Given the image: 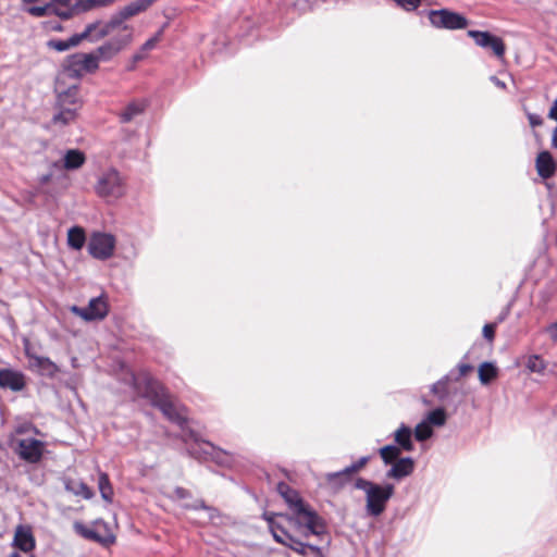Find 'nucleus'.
<instances>
[{"label": "nucleus", "mask_w": 557, "mask_h": 557, "mask_svg": "<svg viewBox=\"0 0 557 557\" xmlns=\"http://www.w3.org/2000/svg\"><path fill=\"white\" fill-rule=\"evenodd\" d=\"M184 507L196 509V510L209 508L202 499H195L191 503H186V504H184Z\"/></svg>", "instance_id": "obj_45"}, {"label": "nucleus", "mask_w": 557, "mask_h": 557, "mask_svg": "<svg viewBox=\"0 0 557 557\" xmlns=\"http://www.w3.org/2000/svg\"><path fill=\"white\" fill-rule=\"evenodd\" d=\"M498 376V369L492 362H483L479 367V380L486 385Z\"/></svg>", "instance_id": "obj_28"}, {"label": "nucleus", "mask_w": 557, "mask_h": 557, "mask_svg": "<svg viewBox=\"0 0 557 557\" xmlns=\"http://www.w3.org/2000/svg\"><path fill=\"white\" fill-rule=\"evenodd\" d=\"M355 488L366 493V509L373 517L380 516L385 510L387 502L395 492L393 484L380 485L363 478L355 481Z\"/></svg>", "instance_id": "obj_3"}, {"label": "nucleus", "mask_w": 557, "mask_h": 557, "mask_svg": "<svg viewBox=\"0 0 557 557\" xmlns=\"http://www.w3.org/2000/svg\"><path fill=\"white\" fill-rule=\"evenodd\" d=\"M157 41H158V37L150 38V39H148V40L144 44V47H143V48H144L145 50H150V49H152V48L156 46Z\"/></svg>", "instance_id": "obj_49"}, {"label": "nucleus", "mask_w": 557, "mask_h": 557, "mask_svg": "<svg viewBox=\"0 0 557 557\" xmlns=\"http://www.w3.org/2000/svg\"><path fill=\"white\" fill-rule=\"evenodd\" d=\"M545 332L549 335V337L553 342H557V321L549 324L545 329Z\"/></svg>", "instance_id": "obj_46"}, {"label": "nucleus", "mask_w": 557, "mask_h": 557, "mask_svg": "<svg viewBox=\"0 0 557 557\" xmlns=\"http://www.w3.org/2000/svg\"><path fill=\"white\" fill-rule=\"evenodd\" d=\"M99 26H100V23L88 24L86 26V28L84 29V32H82L79 34H74L73 36H71L66 40L51 39V40L48 41L47 45H48L49 48H51V49H53L55 51H59V52L66 51L70 48L78 46L83 40L90 39V37L92 36L94 32H96Z\"/></svg>", "instance_id": "obj_11"}, {"label": "nucleus", "mask_w": 557, "mask_h": 557, "mask_svg": "<svg viewBox=\"0 0 557 557\" xmlns=\"http://www.w3.org/2000/svg\"><path fill=\"white\" fill-rule=\"evenodd\" d=\"M96 193L103 198H120L125 193V186L120 173L111 169L104 172L95 186Z\"/></svg>", "instance_id": "obj_5"}, {"label": "nucleus", "mask_w": 557, "mask_h": 557, "mask_svg": "<svg viewBox=\"0 0 557 557\" xmlns=\"http://www.w3.org/2000/svg\"><path fill=\"white\" fill-rule=\"evenodd\" d=\"M9 557H22L17 552H12Z\"/></svg>", "instance_id": "obj_55"}, {"label": "nucleus", "mask_w": 557, "mask_h": 557, "mask_svg": "<svg viewBox=\"0 0 557 557\" xmlns=\"http://www.w3.org/2000/svg\"><path fill=\"white\" fill-rule=\"evenodd\" d=\"M341 471L330 472L325 474V481L329 486L334 491H341L351 479L349 474H341Z\"/></svg>", "instance_id": "obj_27"}, {"label": "nucleus", "mask_w": 557, "mask_h": 557, "mask_svg": "<svg viewBox=\"0 0 557 557\" xmlns=\"http://www.w3.org/2000/svg\"><path fill=\"white\" fill-rule=\"evenodd\" d=\"M134 386L138 395L149 399L151 405L160 409L166 419L182 428V440L186 444L194 442L201 447L205 455L213 456L214 453H219L214 445L205 441L200 442L194 431L185 429L186 408L176 403L158 380L149 373H141L134 376Z\"/></svg>", "instance_id": "obj_1"}, {"label": "nucleus", "mask_w": 557, "mask_h": 557, "mask_svg": "<svg viewBox=\"0 0 557 557\" xmlns=\"http://www.w3.org/2000/svg\"><path fill=\"white\" fill-rule=\"evenodd\" d=\"M310 549L312 553L315 554V556L321 557L322 556V549L319 546L308 544L307 543V550Z\"/></svg>", "instance_id": "obj_50"}, {"label": "nucleus", "mask_w": 557, "mask_h": 557, "mask_svg": "<svg viewBox=\"0 0 557 557\" xmlns=\"http://www.w3.org/2000/svg\"><path fill=\"white\" fill-rule=\"evenodd\" d=\"M115 239L112 235L106 233H95L88 242V252L96 259H109L114 251Z\"/></svg>", "instance_id": "obj_8"}, {"label": "nucleus", "mask_w": 557, "mask_h": 557, "mask_svg": "<svg viewBox=\"0 0 557 557\" xmlns=\"http://www.w3.org/2000/svg\"><path fill=\"white\" fill-rule=\"evenodd\" d=\"M54 15L61 20H70L83 13V0H51Z\"/></svg>", "instance_id": "obj_15"}, {"label": "nucleus", "mask_w": 557, "mask_h": 557, "mask_svg": "<svg viewBox=\"0 0 557 557\" xmlns=\"http://www.w3.org/2000/svg\"><path fill=\"white\" fill-rule=\"evenodd\" d=\"M369 460L370 457L368 456L361 457L356 462L343 469L341 474H349L351 476L354 473L360 471L369 462Z\"/></svg>", "instance_id": "obj_38"}, {"label": "nucleus", "mask_w": 557, "mask_h": 557, "mask_svg": "<svg viewBox=\"0 0 557 557\" xmlns=\"http://www.w3.org/2000/svg\"><path fill=\"white\" fill-rule=\"evenodd\" d=\"M57 90L58 100L61 107L74 106V108H77V106L79 104V89L77 85L70 86L66 90H60L58 87Z\"/></svg>", "instance_id": "obj_22"}, {"label": "nucleus", "mask_w": 557, "mask_h": 557, "mask_svg": "<svg viewBox=\"0 0 557 557\" xmlns=\"http://www.w3.org/2000/svg\"><path fill=\"white\" fill-rule=\"evenodd\" d=\"M115 0H83V13L94 10L96 8L108 7Z\"/></svg>", "instance_id": "obj_40"}, {"label": "nucleus", "mask_w": 557, "mask_h": 557, "mask_svg": "<svg viewBox=\"0 0 557 557\" xmlns=\"http://www.w3.org/2000/svg\"><path fill=\"white\" fill-rule=\"evenodd\" d=\"M433 434V431L429 423L421 422L414 429V436L418 441L423 442L430 438Z\"/></svg>", "instance_id": "obj_36"}, {"label": "nucleus", "mask_w": 557, "mask_h": 557, "mask_svg": "<svg viewBox=\"0 0 557 557\" xmlns=\"http://www.w3.org/2000/svg\"><path fill=\"white\" fill-rule=\"evenodd\" d=\"M548 117L554 121H557V99L553 102V106L548 111Z\"/></svg>", "instance_id": "obj_48"}, {"label": "nucleus", "mask_w": 557, "mask_h": 557, "mask_svg": "<svg viewBox=\"0 0 557 557\" xmlns=\"http://www.w3.org/2000/svg\"><path fill=\"white\" fill-rule=\"evenodd\" d=\"M276 490L293 511L292 516L280 515L282 519L298 529L304 527L305 531L302 535L305 537H308L310 534L320 535L324 533L325 525L322 519L302 500L297 491L293 490L285 482H280Z\"/></svg>", "instance_id": "obj_2"}, {"label": "nucleus", "mask_w": 557, "mask_h": 557, "mask_svg": "<svg viewBox=\"0 0 557 557\" xmlns=\"http://www.w3.org/2000/svg\"><path fill=\"white\" fill-rule=\"evenodd\" d=\"M429 424L442 426L446 422V413L443 408H436L428 414Z\"/></svg>", "instance_id": "obj_35"}, {"label": "nucleus", "mask_w": 557, "mask_h": 557, "mask_svg": "<svg viewBox=\"0 0 557 557\" xmlns=\"http://www.w3.org/2000/svg\"><path fill=\"white\" fill-rule=\"evenodd\" d=\"M401 448L396 445H386L381 447L379 454L385 465H392L397 461L400 456Z\"/></svg>", "instance_id": "obj_29"}, {"label": "nucleus", "mask_w": 557, "mask_h": 557, "mask_svg": "<svg viewBox=\"0 0 557 557\" xmlns=\"http://www.w3.org/2000/svg\"><path fill=\"white\" fill-rule=\"evenodd\" d=\"M98 487H99L101 497L106 502H111L112 500V496H113V488H112V485L110 483V480H109V476H108L107 473L101 472L99 474Z\"/></svg>", "instance_id": "obj_31"}, {"label": "nucleus", "mask_w": 557, "mask_h": 557, "mask_svg": "<svg viewBox=\"0 0 557 557\" xmlns=\"http://www.w3.org/2000/svg\"><path fill=\"white\" fill-rule=\"evenodd\" d=\"M63 109L57 113L53 119H52V122L54 124H60V125H66L69 124L70 122L74 121L75 117H76V110L77 108H67L66 106L65 107H62Z\"/></svg>", "instance_id": "obj_32"}, {"label": "nucleus", "mask_w": 557, "mask_h": 557, "mask_svg": "<svg viewBox=\"0 0 557 557\" xmlns=\"http://www.w3.org/2000/svg\"><path fill=\"white\" fill-rule=\"evenodd\" d=\"M270 532L273 535L275 542L284 545L287 540H290L292 534L285 529V527L280 522L278 525L272 527Z\"/></svg>", "instance_id": "obj_34"}, {"label": "nucleus", "mask_w": 557, "mask_h": 557, "mask_svg": "<svg viewBox=\"0 0 557 557\" xmlns=\"http://www.w3.org/2000/svg\"><path fill=\"white\" fill-rule=\"evenodd\" d=\"M493 82L496 84V86L500 87V88H505V83L499 81L497 77L493 76L492 77Z\"/></svg>", "instance_id": "obj_53"}, {"label": "nucleus", "mask_w": 557, "mask_h": 557, "mask_svg": "<svg viewBox=\"0 0 557 557\" xmlns=\"http://www.w3.org/2000/svg\"><path fill=\"white\" fill-rule=\"evenodd\" d=\"M527 368L530 372L543 373L546 369V363L539 355H532L529 357Z\"/></svg>", "instance_id": "obj_33"}, {"label": "nucleus", "mask_w": 557, "mask_h": 557, "mask_svg": "<svg viewBox=\"0 0 557 557\" xmlns=\"http://www.w3.org/2000/svg\"><path fill=\"white\" fill-rule=\"evenodd\" d=\"M280 515H281V513H275V512H264V513L262 515V518H263V519L268 522V524H269V530H271V529H272V527H274V525H278V524H280V522L275 520V518H276V517L282 518Z\"/></svg>", "instance_id": "obj_43"}, {"label": "nucleus", "mask_w": 557, "mask_h": 557, "mask_svg": "<svg viewBox=\"0 0 557 557\" xmlns=\"http://www.w3.org/2000/svg\"><path fill=\"white\" fill-rule=\"evenodd\" d=\"M536 171L542 178H549L555 174L556 163L548 151H542L536 157Z\"/></svg>", "instance_id": "obj_18"}, {"label": "nucleus", "mask_w": 557, "mask_h": 557, "mask_svg": "<svg viewBox=\"0 0 557 557\" xmlns=\"http://www.w3.org/2000/svg\"><path fill=\"white\" fill-rule=\"evenodd\" d=\"M73 528L82 537L99 543L103 546H109L115 541V536L109 530L108 524L101 520H97L92 528L87 527L82 522H75Z\"/></svg>", "instance_id": "obj_6"}, {"label": "nucleus", "mask_w": 557, "mask_h": 557, "mask_svg": "<svg viewBox=\"0 0 557 557\" xmlns=\"http://www.w3.org/2000/svg\"><path fill=\"white\" fill-rule=\"evenodd\" d=\"M72 311L85 321L102 320L108 314V304L102 296L91 298L86 307L74 306Z\"/></svg>", "instance_id": "obj_9"}, {"label": "nucleus", "mask_w": 557, "mask_h": 557, "mask_svg": "<svg viewBox=\"0 0 557 557\" xmlns=\"http://www.w3.org/2000/svg\"><path fill=\"white\" fill-rule=\"evenodd\" d=\"M129 35H127L124 39H113L104 45L100 46L94 53L99 57V61H108L113 58L116 53H119L123 47L128 42Z\"/></svg>", "instance_id": "obj_17"}, {"label": "nucleus", "mask_w": 557, "mask_h": 557, "mask_svg": "<svg viewBox=\"0 0 557 557\" xmlns=\"http://www.w3.org/2000/svg\"><path fill=\"white\" fill-rule=\"evenodd\" d=\"M24 11L34 17H45L54 15V9L51 0L44 5H33L24 8Z\"/></svg>", "instance_id": "obj_30"}, {"label": "nucleus", "mask_w": 557, "mask_h": 557, "mask_svg": "<svg viewBox=\"0 0 557 557\" xmlns=\"http://www.w3.org/2000/svg\"><path fill=\"white\" fill-rule=\"evenodd\" d=\"M13 545L24 553H29L35 548V539L28 529L18 527L15 531Z\"/></svg>", "instance_id": "obj_19"}, {"label": "nucleus", "mask_w": 557, "mask_h": 557, "mask_svg": "<svg viewBox=\"0 0 557 557\" xmlns=\"http://www.w3.org/2000/svg\"><path fill=\"white\" fill-rule=\"evenodd\" d=\"M468 36L471 37L479 47L492 49L497 58L504 57L506 49L502 38L488 32L472 29L468 30Z\"/></svg>", "instance_id": "obj_12"}, {"label": "nucleus", "mask_w": 557, "mask_h": 557, "mask_svg": "<svg viewBox=\"0 0 557 557\" xmlns=\"http://www.w3.org/2000/svg\"><path fill=\"white\" fill-rule=\"evenodd\" d=\"M284 546L290 548L292 550L296 552L297 554H299L301 556L307 555V543L295 539L293 535L290 536V540L286 541Z\"/></svg>", "instance_id": "obj_37"}, {"label": "nucleus", "mask_w": 557, "mask_h": 557, "mask_svg": "<svg viewBox=\"0 0 557 557\" xmlns=\"http://www.w3.org/2000/svg\"><path fill=\"white\" fill-rule=\"evenodd\" d=\"M65 490L85 499H90L94 496V492L90 487L82 481L66 480Z\"/></svg>", "instance_id": "obj_25"}, {"label": "nucleus", "mask_w": 557, "mask_h": 557, "mask_svg": "<svg viewBox=\"0 0 557 557\" xmlns=\"http://www.w3.org/2000/svg\"><path fill=\"white\" fill-rule=\"evenodd\" d=\"M414 470V460L411 457L400 458L392 463L391 469L386 472V478L397 481L409 476Z\"/></svg>", "instance_id": "obj_16"}, {"label": "nucleus", "mask_w": 557, "mask_h": 557, "mask_svg": "<svg viewBox=\"0 0 557 557\" xmlns=\"http://www.w3.org/2000/svg\"><path fill=\"white\" fill-rule=\"evenodd\" d=\"M472 369H473L472 366L467 364V363L458 364L459 376L467 375Z\"/></svg>", "instance_id": "obj_47"}, {"label": "nucleus", "mask_w": 557, "mask_h": 557, "mask_svg": "<svg viewBox=\"0 0 557 557\" xmlns=\"http://www.w3.org/2000/svg\"><path fill=\"white\" fill-rule=\"evenodd\" d=\"M496 325L497 322L487 323L483 326V336L486 341L492 342L494 339Z\"/></svg>", "instance_id": "obj_42"}, {"label": "nucleus", "mask_w": 557, "mask_h": 557, "mask_svg": "<svg viewBox=\"0 0 557 557\" xmlns=\"http://www.w3.org/2000/svg\"><path fill=\"white\" fill-rule=\"evenodd\" d=\"M86 242L85 232L79 226H73L67 232V244L75 250H81Z\"/></svg>", "instance_id": "obj_26"}, {"label": "nucleus", "mask_w": 557, "mask_h": 557, "mask_svg": "<svg viewBox=\"0 0 557 557\" xmlns=\"http://www.w3.org/2000/svg\"><path fill=\"white\" fill-rule=\"evenodd\" d=\"M395 442L398 447L405 451L413 450V443L411 440V429L405 424H401L394 433Z\"/></svg>", "instance_id": "obj_21"}, {"label": "nucleus", "mask_w": 557, "mask_h": 557, "mask_svg": "<svg viewBox=\"0 0 557 557\" xmlns=\"http://www.w3.org/2000/svg\"><path fill=\"white\" fill-rule=\"evenodd\" d=\"M432 26L445 29H463L468 26V20L460 13L448 9L430 10L426 12Z\"/></svg>", "instance_id": "obj_7"}, {"label": "nucleus", "mask_w": 557, "mask_h": 557, "mask_svg": "<svg viewBox=\"0 0 557 557\" xmlns=\"http://www.w3.org/2000/svg\"><path fill=\"white\" fill-rule=\"evenodd\" d=\"M99 67V57L96 53H74L67 57L63 73L71 78H79L84 73H92Z\"/></svg>", "instance_id": "obj_4"}, {"label": "nucleus", "mask_w": 557, "mask_h": 557, "mask_svg": "<svg viewBox=\"0 0 557 557\" xmlns=\"http://www.w3.org/2000/svg\"><path fill=\"white\" fill-rule=\"evenodd\" d=\"M447 383L448 376H444L432 385V392L437 395L440 399H444L447 396Z\"/></svg>", "instance_id": "obj_39"}, {"label": "nucleus", "mask_w": 557, "mask_h": 557, "mask_svg": "<svg viewBox=\"0 0 557 557\" xmlns=\"http://www.w3.org/2000/svg\"><path fill=\"white\" fill-rule=\"evenodd\" d=\"M552 145H553L554 148L557 149V127L553 132Z\"/></svg>", "instance_id": "obj_52"}, {"label": "nucleus", "mask_w": 557, "mask_h": 557, "mask_svg": "<svg viewBox=\"0 0 557 557\" xmlns=\"http://www.w3.org/2000/svg\"><path fill=\"white\" fill-rule=\"evenodd\" d=\"M44 449V442L28 437L17 441L16 454L22 460L26 462L37 463L41 460Z\"/></svg>", "instance_id": "obj_10"}, {"label": "nucleus", "mask_w": 557, "mask_h": 557, "mask_svg": "<svg viewBox=\"0 0 557 557\" xmlns=\"http://www.w3.org/2000/svg\"><path fill=\"white\" fill-rule=\"evenodd\" d=\"M26 386L23 372L13 369H0V387L12 392H21Z\"/></svg>", "instance_id": "obj_14"}, {"label": "nucleus", "mask_w": 557, "mask_h": 557, "mask_svg": "<svg viewBox=\"0 0 557 557\" xmlns=\"http://www.w3.org/2000/svg\"><path fill=\"white\" fill-rule=\"evenodd\" d=\"M146 109L145 101H133L126 106V108L119 114L122 123H128L137 115L141 114Z\"/></svg>", "instance_id": "obj_23"}, {"label": "nucleus", "mask_w": 557, "mask_h": 557, "mask_svg": "<svg viewBox=\"0 0 557 557\" xmlns=\"http://www.w3.org/2000/svg\"><path fill=\"white\" fill-rule=\"evenodd\" d=\"M51 177H52V174H51V173H48V174L41 175V176L39 177V183H40L41 185H46V184H48V183L50 182Z\"/></svg>", "instance_id": "obj_51"}, {"label": "nucleus", "mask_w": 557, "mask_h": 557, "mask_svg": "<svg viewBox=\"0 0 557 557\" xmlns=\"http://www.w3.org/2000/svg\"><path fill=\"white\" fill-rule=\"evenodd\" d=\"M529 123L532 127L541 126L543 124V119L541 115L535 113H528L527 114Z\"/></svg>", "instance_id": "obj_44"}, {"label": "nucleus", "mask_w": 557, "mask_h": 557, "mask_svg": "<svg viewBox=\"0 0 557 557\" xmlns=\"http://www.w3.org/2000/svg\"><path fill=\"white\" fill-rule=\"evenodd\" d=\"M504 319H505V315H500V317L498 318V321H497V322H502V321H504Z\"/></svg>", "instance_id": "obj_57"}, {"label": "nucleus", "mask_w": 557, "mask_h": 557, "mask_svg": "<svg viewBox=\"0 0 557 557\" xmlns=\"http://www.w3.org/2000/svg\"><path fill=\"white\" fill-rule=\"evenodd\" d=\"M52 30L61 32L63 29L62 25L60 23H55L51 26Z\"/></svg>", "instance_id": "obj_54"}, {"label": "nucleus", "mask_w": 557, "mask_h": 557, "mask_svg": "<svg viewBox=\"0 0 557 557\" xmlns=\"http://www.w3.org/2000/svg\"><path fill=\"white\" fill-rule=\"evenodd\" d=\"M188 450L191 456H196L197 451L195 450V448L191 447Z\"/></svg>", "instance_id": "obj_56"}, {"label": "nucleus", "mask_w": 557, "mask_h": 557, "mask_svg": "<svg viewBox=\"0 0 557 557\" xmlns=\"http://www.w3.org/2000/svg\"><path fill=\"white\" fill-rule=\"evenodd\" d=\"M171 498L175 500L191 499V493L184 487L177 486L174 488Z\"/></svg>", "instance_id": "obj_41"}, {"label": "nucleus", "mask_w": 557, "mask_h": 557, "mask_svg": "<svg viewBox=\"0 0 557 557\" xmlns=\"http://www.w3.org/2000/svg\"><path fill=\"white\" fill-rule=\"evenodd\" d=\"M85 154L78 149H70L64 156L63 168L66 170L79 169L85 163Z\"/></svg>", "instance_id": "obj_24"}, {"label": "nucleus", "mask_w": 557, "mask_h": 557, "mask_svg": "<svg viewBox=\"0 0 557 557\" xmlns=\"http://www.w3.org/2000/svg\"><path fill=\"white\" fill-rule=\"evenodd\" d=\"M25 355L29 360V367L36 369L41 375L53 377L58 372V366L51 361L48 357H41L34 354L28 345H25Z\"/></svg>", "instance_id": "obj_13"}, {"label": "nucleus", "mask_w": 557, "mask_h": 557, "mask_svg": "<svg viewBox=\"0 0 557 557\" xmlns=\"http://www.w3.org/2000/svg\"><path fill=\"white\" fill-rule=\"evenodd\" d=\"M124 16L122 11L120 10L115 15H113L111 17V20L106 23L99 30L98 33L95 35V33L92 34V36L90 37V40L95 41V40H99L106 36H108L109 34H111L112 30H114L115 28L120 27L123 22L125 20H127L126 17H122Z\"/></svg>", "instance_id": "obj_20"}]
</instances>
